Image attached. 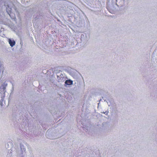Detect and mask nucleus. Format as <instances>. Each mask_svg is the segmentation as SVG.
Listing matches in <instances>:
<instances>
[{"label": "nucleus", "instance_id": "obj_1", "mask_svg": "<svg viewBox=\"0 0 157 157\" xmlns=\"http://www.w3.org/2000/svg\"><path fill=\"white\" fill-rule=\"evenodd\" d=\"M9 42L10 46L12 47H13L15 44V42L14 40L12 41L10 39L9 40Z\"/></svg>", "mask_w": 157, "mask_h": 157}, {"label": "nucleus", "instance_id": "obj_3", "mask_svg": "<svg viewBox=\"0 0 157 157\" xmlns=\"http://www.w3.org/2000/svg\"><path fill=\"white\" fill-rule=\"evenodd\" d=\"M5 87H3V89L4 90H5Z\"/></svg>", "mask_w": 157, "mask_h": 157}, {"label": "nucleus", "instance_id": "obj_2", "mask_svg": "<svg viewBox=\"0 0 157 157\" xmlns=\"http://www.w3.org/2000/svg\"><path fill=\"white\" fill-rule=\"evenodd\" d=\"M65 83L67 85H71L73 84V81L70 80H67L65 81Z\"/></svg>", "mask_w": 157, "mask_h": 157}]
</instances>
